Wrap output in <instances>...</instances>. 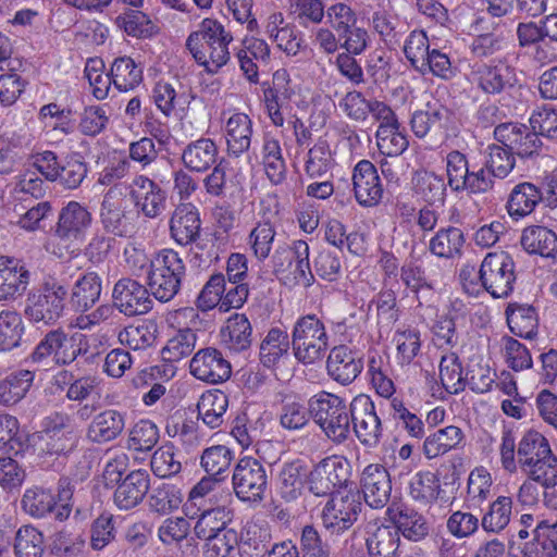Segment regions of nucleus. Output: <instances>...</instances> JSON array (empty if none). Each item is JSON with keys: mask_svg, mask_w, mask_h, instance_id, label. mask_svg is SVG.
<instances>
[{"mask_svg": "<svg viewBox=\"0 0 557 557\" xmlns=\"http://www.w3.org/2000/svg\"><path fill=\"white\" fill-rule=\"evenodd\" d=\"M494 138L522 160L541 156L543 143L531 126L521 123H499L494 128Z\"/></svg>", "mask_w": 557, "mask_h": 557, "instance_id": "f8f14e48", "label": "nucleus"}, {"mask_svg": "<svg viewBox=\"0 0 557 557\" xmlns=\"http://www.w3.org/2000/svg\"><path fill=\"white\" fill-rule=\"evenodd\" d=\"M233 36L224 25L214 18H203L198 29L186 39V48L196 63L208 74H216L231 59L228 45Z\"/></svg>", "mask_w": 557, "mask_h": 557, "instance_id": "f257e3e1", "label": "nucleus"}, {"mask_svg": "<svg viewBox=\"0 0 557 557\" xmlns=\"http://www.w3.org/2000/svg\"><path fill=\"white\" fill-rule=\"evenodd\" d=\"M350 430L359 443L375 448L383 437V425L370 396L360 394L351 400Z\"/></svg>", "mask_w": 557, "mask_h": 557, "instance_id": "9d476101", "label": "nucleus"}, {"mask_svg": "<svg viewBox=\"0 0 557 557\" xmlns=\"http://www.w3.org/2000/svg\"><path fill=\"white\" fill-rule=\"evenodd\" d=\"M101 278L96 272H87L73 285L70 302L79 312L90 309L100 298Z\"/></svg>", "mask_w": 557, "mask_h": 557, "instance_id": "c9c22d12", "label": "nucleus"}, {"mask_svg": "<svg viewBox=\"0 0 557 557\" xmlns=\"http://www.w3.org/2000/svg\"><path fill=\"white\" fill-rule=\"evenodd\" d=\"M310 418H312L311 398L307 405L300 399H285L283 401L280 414V423L285 430H301L309 423Z\"/></svg>", "mask_w": 557, "mask_h": 557, "instance_id": "603ef678", "label": "nucleus"}, {"mask_svg": "<svg viewBox=\"0 0 557 557\" xmlns=\"http://www.w3.org/2000/svg\"><path fill=\"white\" fill-rule=\"evenodd\" d=\"M512 500L507 496H499L482 518V528L487 532H499L505 529L511 516Z\"/></svg>", "mask_w": 557, "mask_h": 557, "instance_id": "0e129e2a", "label": "nucleus"}, {"mask_svg": "<svg viewBox=\"0 0 557 557\" xmlns=\"http://www.w3.org/2000/svg\"><path fill=\"white\" fill-rule=\"evenodd\" d=\"M91 222L92 216L87 208L77 201H70L59 213L55 236L67 242L82 239Z\"/></svg>", "mask_w": 557, "mask_h": 557, "instance_id": "393cba45", "label": "nucleus"}, {"mask_svg": "<svg viewBox=\"0 0 557 557\" xmlns=\"http://www.w3.org/2000/svg\"><path fill=\"white\" fill-rule=\"evenodd\" d=\"M519 468L528 479L541 484L542 487H548L557 482V457L553 451H547Z\"/></svg>", "mask_w": 557, "mask_h": 557, "instance_id": "49530a36", "label": "nucleus"}, {"mask_svg": "<svg viewBox=\"0 0 557 557\" xmlns=\"http://www.w3.org/2000/svg\"><path fill=\"white\" fill-rule=\"evenodd\" d=\"M22 506L27 513L35 518H44L48 513L55 516V497L45 488L26 490L22 498Z\"/></svg>", "mask_w": 557, "mask_h": 557, "instance_id": "6e6d98bb", "label": "nucleus"}, {"mask_svg": "<svg viewBox=\"0 0 557 557\" xmlns=\"http://www.w3.org/2000/svg\"><path fill=\"white\" fill-rule=\"evenodd\" d=\"M159 441V430L149 420L138 421L129 432L128 448L137 451L152 449Z\"/></svg>", "mask_w": 557, "mask_h": 557, "instance_id": "774afa93", "label": "nucleus"}, {"mask_svg": "<svg viewBox=\"0 0 557 557\" xmlns=\"http://www.w3.org/2000/svg\"><path fill=\"white\" fill-rule=\"evenodd\" d=\"M290 342L288 333L280 327H272L260 344V362L267 368L275 367L288 356Z\"/></svg>", "mask_w": 557, "mask_h": 557, "instance_id": "a19ab883", "label": "nucleus"}, {"mask_svg": "<svg viewBox=\"0 0 557 557\" xmlns=\"http://www.w3.org/2000/svg\"><path fill=\"white\" fill-rule=\"evenodd\" d=\"M520 244L529 255L543 258L557 256V234L544 225H529L522 230Z\"/></svg>", "mask_w": 557, "mask_h": 557, "instance_id": "7c9ffc66", "label": "nucleus"}, {"mask_svg": "<svg viewBox=\"0 0 557 557\" xmlns=\"http://www.w3.org/2000/svg\"><path fill=\"white\" fill-rule=\"evenodd\" d=\"M440 481L432 472H418L409 481V495L417 502L428 505L437 499Z\"/></svg>", "mask_w": 557, "mask_h": 557, "instance_id": "052dcab7", "label": "nucleus"}, {"mask_svg": "<svg viewBox=\"0 0 557 557\" xmlns=\"http://www.w3.org/2000/svg\"><path fill=\"white\" fill-rule=\"evenodd\" d=\"M516 278V264L508 252H488L484 257L479 269V280L492 297H508L513 290Z\"/></svg>", "mask_w": 557, "mask_h": 557, "instance_id": "6e6552de", "label": "nucleus"}, {"mask_svg": "<svg viewBox=\"0 0 557 557\" xmlns=\"http://www.w3.org/2000/svg\"><path fill=\"white\" fill-rule=\"evenodd\" d=\"M466 237L459 227L440 228L429 242V251L443 259H455L462 255Z\"/></svg>", "mask_w": 557, "mask_h": 557, "instance_id": "f704fd0d", "label": "nucleus"}, {"mask_svg": "<svg viewBox=\"0 0 557 557\" xmlns=\"http://www.w3.org/2000/svg\"><path fill=\"white\" fill-rule=\"evenodd\" d=\"M271 262L274 274H287L285 278L294 285L308 288L315 283L310 263V247L306 240L298 239L290 245L277 247Z\"/></svg>", "mask_w": 557, "mask_h": 557, "instance_id": "39448f33", "label": "nucleus"}, {"mask_svg": "<svg viewBox=\"0 0 557 557\" xmlns=\"http://www.w3.org/2000/svg\"><path fill=\"white\" fill-rule=\"evenodd\" d=\"M361 503L356 494L332 496L321 512L324 529L331 534H339L348 530L361 511Z\"/></svg>", "mask_w": 557, "mask_h": 557, "instance_id": "f3484780", "label": "nucleus"}, {"mask_svg": "<svg viewBox=\"0 0 557 557\" xmlns=\"http://www.w3.org/2000/svg\"><path fill=\"white\" fill-rule=\"evenodd\" d=\"M73 338L62 329L51 330L39 341L29 356L32 362L47 364L51 358L58 366L72 363L81 354Z\"/></svg>", "mask_w": 557, "mask_h": 557, "instance_id": "4468645a", "label": "nucleus"}, {"mask_svg": "<svg viewBox=\"0 0 557 557\" xmlns=\"http://www.w3.org/2000/svg\"><path fill=\"white\" fill-rule=\"evenodd\" d=\"M233 459V451L224 445H214L206 448L200 458L201 468L214 478H222Z\"/></svg>", "mask_w": 557, "mask_h": 557, "instance_id": "e2e57ef3", "label": "nucleus"}, {"mask_svg": "<svg viewBox=\"0 0 557 557\" xmlns=\"http://www.w3.org/2000/svg\"><path fill=\"white\" fill-rule=\"evenodd\" d=\"M364 502L374 509L383 508L389 500L392 482L385 467L379 463L367 466L360 479Z\"/></svg>", "mask_w": 557, "mask_h": 557, "instance_id": "4be33fe9", "label": "nucleus"}, {"mask_svg": "<svg viewBox=\"0 0 557 557\" xmlns=\"http://www.w3.org/2000/svg\"><path fill=\"white\" fill-rule=\"evenodd\" d=\"M119 27L129 36L137 38L150 37L156 33V26L147 14L141 11L131 10L115 20Z\"/></svg>", "mask_w": 557, "mask_h": 557, "instance_id": "69168bd1", "label": "nucleus"}, {"mask_svg": "<svg viewBox=\"0 0 557 557\" xmlns=\"http://www.w3.org/2000/svg\"><path fill=\"white\" fill-rule=\"evenodd\" d=\"M34 372L20 370L0 381V405L12 406L22 400L34 381Z\"/></svg>", "mask_w": 557, "mask_h": 557, "instance_id": "37998d69", "label": "nucleus"}, {"mask_svg": "<svg viewBox=\"0 0 557 557\" xmlns=\"http://www.w3.org/2000/svg\"><path fill=\"white\" fill-rule=\"evenodd\" d=\"M232 517V510L224 506L203 510L194 527L196 536L205 541L212 537L214 534L227 529Z\"/></svg>", "mask_w": 557, "mask_h": 557, "instance_id": "c03bdc74", "label": "nucleus"}, {"mask_svg": "<svg viewBox=\"0 0 557 557\" xmlns=\"http://www.w3.org/2000/svg\"><path fill=\"white\" fill-rule=\"evenodd\" d=\"M99 219L107 233L127 237L135 232L137 214L120 190L110 188L100 203Z\"/></svg>", "mask_w": 557, "mask_h": 557, "instance_id": "1a4fd4ad", "label": "nucleus"}, {"mask_svg": "<svg viewBox=\"0 0 557 557\" xmlns=\"http://www.w3.org/2000/svg\"><path fill=\"white\" fill-rule=\"evenodd\" d=\"M223 344L234 352H242L250 348L252 343V327L245 314L235 313L226 321L221 331Z\"/></svg>", "mask_w": 557, "mask_h": 557, "instance_id": "e433bc0d", "label": "nucleus"}, {"mask_svg": "<svg viewBox=\"0 0 557 557\" xmlns=\"http://www.w3.org/2000/svg\"><path fill=\"white\" fill-rule=\"evenodd\" d=\"M158 326L153 321H143L128 325L119 334V341L134 350H143L154 345Z\"/></svg>", "mask_w": 557, "mask_h": 557, "instance_id": "09e8293b", "label": "nucleus"}, {"mask_svg": "<svg viewBox=\"0 0 557 557\" xmlns=\"http://www.w3.org/2000/svg\"><path fill=\"white\" fill-rule=\"evenodd\" d=\"M23 330V320L16 311L2 310L0 312V351L17 347Z\"/></svg>", "mask_w": 557, "mask_h": 557, "instance_id": "bf43d9fd", "label": "nucleus"}, {"mask_svg": "<svg viewBox=\"0 0 557 557\" xmlns=\"http://www.w3.org/2000/svg\"><path fill=\"white\" fill-rule=\"evenodd\" d=\"M484 164L497 180L506 178L516 166V157L504 145H488L484 152Z\"/></svg>", "mask_w": 557, "mask_h": 557, "instance_id": "8fccbe9b", "label": "nucleus"}, {"mask_svg": "<svg viewBox=\"0 0 557 557\" xmlns=\"http://www.w3.org/2000/svg\"><path fill=\"white\" fill-rule=\"evenodd\" d=\"M262 91L268 116L275 126H283L285 120L282 109L289 104L295 95L287 70L275 71L271 82L262 83Z\"/></svg>", "mask_w": 557, "mask_h": 557, "instance_id": "6ab92c4d", "label": "nucleus"}, {"mask_svg": "<svg viewBox=\"0 0 557 557\" xmlns=\"http://www.w3.org/2000/svg\"><path fill=\"white\" fill-rule=\"evenodd\" d=\"M333 165L330 145L326 139L319 138L307 153L306 173L311 177L324 176Z\"/></svg>", "mask_w": 557, "mask_h": 557, "instance_id": "4d7b16f0", "label": "nucleus"}, {"mask_svg": "<svg viewBox=\"0 0 557 557\" xmlns=\"http://www.w3.org/2000/svg\"><path fill=\"white\" fill-rule=\"evenodd\" d=\"M307 482V468L301 460L285 462L277 474V491L286 503L297 500Z\"/></svg>", "mask_w": 557, "mask_h": 557, "instance_id": "2f4dec72", "label": "nucleus"}, {"mask_svg": "<svg viewBox=\"0 0 557 557\" xmlns=\"http://www.w3.org/2000/svg\"><path fill=\"white\" fill-rule=\"evenodd\" d=\"M327 347L324 323L315 314H307L296 321L292 331V348L299 362L314 363L323 358Z\"/></svg>", "mask_w": 557, "mask_h": 557, "instance_id": "423d86ee", "label": "nucleus"}, {"mask_svg": "<svg viewBox=\"0 0 557 557\" xmlns=\"http://www.w3.org/2000/svg\"><path fill=\"white\" fill-rule=\"evenodd\" d=\"M218 145L211 138L201 137L190 141L182 151L184 166L194 173H205L216 164Z\"/></svg>", "mask_w": 557, "mask_h": 557, "instance_id": "cd10ccee", "label": "nucleus"}, {"mask_svg": "<svg viewBox=\"0 0 557 557\" xmlns=\"http://www.w3.org/2000/svg\"><path fill=\"white\" fill-rule=\"evenodd\" d=\"M148 502L151 511L168 515L181 506L183 493L174 484L161 483L152 488Z\"/></svg>", "mask_w": 557, "mask_h": 557, "instance_id": "864d4df0", "label": "nucleus"}, {"mask_svg": "<svg viewBox=\"0 0 557 557\" xmlns=\"http://www.w3.org/2000/svg\"><path fill=\"white\" fill-rule=\"evenodd\" d=\"M388 512L393 515L398 535L401 533L406 539L416 542L428 535L429 527L425 519L416 510L401 505L396 508V512L393 508H388Z\"/></svg>", "mask_w": 557, "mask_h": 557, "instance_id": "58836bf2", "label": "nucleus"}, {"mask_svg": "<svg viewBox=\"0 0 557 557\" xmlns=\"http://www.w3.org/2000/svg\"><path fill=\"white\" fill-rule=\"evenodd\" d=\"M508 326L516 336L531 339L537 334V314L529 305L513 304L506 309Z\"/></svg>", "mask_w": 557, "mask_h": 557, "instance_id": "ea45409f", "label": "nucleus"}, {"mask_svg": "<svg viewBox=\"0 0 557 557\" xmlns=\"http://www.w3.org/2000/svg\"><path fill=\"white\" fill-rule=\"evenodd\" d=\"M356 200L363 207L376 206L383 196V187L377 171L372 162L359 161L352 174Z\"/></svg>", "mask_w": 557, "mask_h": 557, "instance_id": "b1692460", "label": "nucleus"}, {"mask_svg": "<svg viewBox=\"0 0 557 557\" xmlns=\"http://www.w3.org/2000/svg\"><path fill=\"white\" fill-rule=\"evenodd\" d=\"M200 225L197 208L191 203H182L175 209L170 220L171 236L177 244L186 246L198 239Z\"/></svg>", "mask_w": 557, "mask_h": 557, "instance_id": "bb28decb", "label": "nucleus"}, {"mask_svg": "<svg viewBox=\"0 0 557 557\" xmlns=\"http://www.w3.org/2000/svg\"><path fill=\"white\" fill-rule=\"evenodd\" d=\"M413 195L428 205H443L446 198V183L442 175L432 171H416L411 178Z\"/></svg>", "mask_w": 557, "mask_h": 557, "instance_id": "473e14b6", "label": "nucleus"}, {"mask_svg": "<svg viewBox=\"0 0 557 557\" xmlns=\"http://www.w3.org/2000/svg\"><path fill=\"white\" fill-rule=\"evenodd\" d=\"M125 470L123 460L109 461L103 471L107 484L116 483L113 503L120 510H131L137 507L150 488V475L146 470H133L122 479Z\"/></svg>", "mask_w": 557, "mask_h": 557, "instance_id": "20e7f679", "label": "nucleus"}, {"mask_svg": "<svg viewBox=\"0 0 557 557\" xmlns=\"http://www.w3.org/2000/svg\"><path fill=\"white\" fill-rule=\"evenodd\" d=\"M361 356L346 345H338L330 350L326 360L327 374L342 385H349L361 373Z\"/></svg>", "mask_w": 557, "mask_h": 557, "instance_id": "5701e85b", "label": "nucleus"}, {"mask_svg": "<svg viewBox=\"0 0 557 557\" xmlns=\"http://www.w3.org/2000/svg\"><path fill=\"white\" fill-rule=\"evenodd\" d=\"M185 264L178 252L163 249L150 260L148 287L151 295L161 302L172 300L181 289L185 276Z\"/></svg>", "mask_w": 557, "mask_h": 557, "instance_id": "7ed1b4c3", "label": "nucleus"}, {"mask_svg": "<svg viewBox=\"0 0 557 557\" xmlns=\"http://www.w3.org/2000/svg\"><path fill=\"white\" fill-rule=\"evenodd\" d=\"M348 479L349 463L337 456L322 459L307 473L308 490L318 497L334 496V490L345 485Z\"/></svg>", "mask_w": 557, "mask_h": 557, "instance_id": "ddd939ff", "label": "nucleus"}, {"mask_svg": "<svg viewBox=\"0 0 557 557\" xmlns=\"http://www.w3.org/2000/svg\"><path fill=\"white\" fill-rule=\"evenodd\" d=\"M472 82L485 95H499L511 89L517 79L515 69L505 61L474 63L471 70Z\"/></svg>", "mask_w": 557, "mask_h": 557, "instance_id": "dca6fc26", "label": "nucleus"}, {"mask_svg": "<svg viewBox=\"0 0 557 557\" xmlns=\"http://www.w3.org/2000/svg\"><path fill=\"white\" fill-rule=\"evenodd\" d=\"M532 534L533 539L522 549L523 557H556L557 520H539Z\"/></svg>", "mask_w": 557, "mask_h": 557, "instance_id": "c756f323", "label": "nucleus"}, {"mask_svg": "<svg viewBox=\"0 0 557 557\" xmlns=\"http://www.w3.org/2000/svg\"><path fill=\"white\" fill-rule=\"evenodd\" d=\"M233 490L244 502H261L268 486V474L264 466L256 458L239 459L233 470Z\"/></svg>", "mask_w": 557, "mask_h": 557, "instance_id": "9b49d317", "label": "nucleus"}, {"mask_svg": "<svg viewBox=\"0 0 557 557\" xmlns=\"http://www.w3.org/2000/svg\"><path fill=\"white\" fill-rule=\"evenodd\" d=\"M252 121L245 113H234L226 122L227 152L240 157L251 145Z\"/></svg>", "mask_w": 557, "mask_h": 557, "instance_id": "72a5a7b5", "label": "nucleus"}, {"mask_svg": "<svg viewBox=\"0 0 557 557\" xmlns=\"http://www.w3.org/2000/svg\"><path fill=\"white\" fill-rule=\"evenodd\" d=\"M125 428V413L107 409L94 417L87 428V438L96 444H104L119 437Z\"/></svg>", "mask_w": 557, "mask_h": 557, "instance_id": "c85d7f7f", "label": "nucleus"}, {"mask_svg": "<svg viewBox=\"0 0 557 557\" xmlns=\"http://www.w3.org/2000/svg\"><path fill=\"white\" fill-rule=\"evenodd\" d=\"M67 288L55 278L46 280L26 299L25 315L35 323L53 324L63 314Z\"/></svg>", "mask_w": 557, "mask_h": 557, "instance_id": "0eeeda50", "label": "nucleus"}, {"mask_svg": "<svg viewBox=\"0 0 557 557\" xmlns=\"http://www.w3.org/2000/svg\"><path fill=\"white\" fill-rule=\"evenodd\" d=\"M129 196L137 209L146 218H157L166 207L165 191L152 180L145 175H137L131 184Z\"/></svg>", "mask_w": 557, "mask_h": 557, "instance_id": "aec40b11", "label": "nucleus"}, {"mask_svg": "<svg viewBox=\"0 0 557 557\" xmlns=\"http://www.w3.org/2000/svg\"><path fill=\"white\" fill-rule=\"evenodd\" d=\"M189 371L197 380L220 384L227 381L232 374L230 361L221 350L214 347L199 349L189 362Z\"/></svg>", "mask_w": 557, "mask_h": 557, "instance_id": "a211bd4d", "label": "nucleus"}, {"mask_svg": "<svg viewBox=\"0 0 557 557\" xmlns=\"http://www.w3.org/2000/svg\"><path fill=\"white\" fill-rule=\"evenodd\" d=\"M351 403L335 394L321 392L311 397V416L332 442L344 443L350 434Z\"/></svg>", "mask_w": 557, "mask_h": 557, "instance_id": "f03ea898", "label": "nucleus"}, {"mask_svg": "<svg viewBox=\"0 0 557 557\" xmlns=\"http://www.w3.org/2000/svg\"><path fill=\"white\" fill-rule=\"evenodd\" d=\"M465 435L460 428L449 425L429 435L423 444V451L428 459L436 458L455 449L462 442Z\"/></svg>", "mask_w": 557, "mask_h": 557, "instance_id": "79ce46f5", "label": "nucleus"}, {"mask_svg": "<svg viewBox=\"0 0 557 557\" xmlns=\"http://www.w3.org/2000/svg\"><path fill=\"white\" fill-rule=\"evenodd\" d=\"M228 407V397L221 391L203 393L198 400V418L210 429L220 428Z\"/></svg>", "mask_w": 557, "mask_h": 557, "instance_id": "4c0bfd02", "label": "nucleus"}, {"mask_svg": "<svg viewBox=\"0 0 557 557\" xmlns=\"http://www.w3.org/2000/svg\"><path fill=\"white\" fill-rule=\"evenodd\" d=\"M44 536L36 528L21 527L15 535L14 553L16 557H41Z\"/></svg>", "mask_w": 557, "mask_h": 557, "instance_id": "680f3d73", "label": "nucleus"}, {"mask_svg": "<svg viewBox=\"0 0 557 557\" xmlns=\"http://www.w3.org/2000/svg\"><path fill=\"white\" fill-rule=\"evenodd\" d=\"M112 84L120 91L135 89L143 82V69L129 57H120L111 66Z\"/></svg>", "mask_w": 557, "mask_h": 557, "instance_id": "a18cd8bd", "label": "nucleus"}, {"mask_svg": "<svg viewBox=\"0 0 557 557\" xmlns=\"http://www.w3.org/2000/svg\"><path fill=\"white\" fill-rule=\"evenodd\" d=\"M544 200L543 190L531 182H521L512 187L505 205L510 219L518 222L531 215Z\"/></svg>", "mask_w": 557, "mask_h": 557, "instance_id": "a878e982", "label": "nucleus"}, {"mask_svg": "<svg viewBox=\"0 0 557 557\" xmlns=\"http://www.w3.org/2000/svg\"><path fill=\"white\" fill-rule=\"evenodd\" d=\"M197 333L193 329L183 327L172 336L162 349V358L166 362H177L188 357L195 349Z\"/></svg>", "mask_w": 557, "mask_h": 557, "instance_id": "3c124183", "label": "nucleus"}, {"mask_svg": "<svg viewBox=\"0 0 557 557\" xmlns=\"http://www.w3.org/2000/svg\"><path fill=\"white\" fill-rule=\"evenodd\" d=\"M147 288L131 277L120 278L113 286L112 300L119 312L126 317H135L148 313L153 301Z\"/></svg>", "mask_w": 557, "mask_h": 557, "instance_id": "2eb2a0df", "label": "nucleus"}, {"mask_svg": "<svg viewBox=\"0 0 557 557\" xmlns=\"http://www.w3.org/2000/svg\"><path fill=\"white\" fill-rule=\"evenodd\" d=\"M552 451L548 441L540 432L530 430L520 438L517 447V468Z\"/></svg>", "mask_w": 557, "mask_h": 557, "instance_id": "13d9d810", "label": "nucleus"}, {"mask_svg": "<svg viewBox=\"0 0 557 557\" xmlns=\"http://www.w3.org/2000/svg\"><path fill=\"white\" fill-rule=\"evenodd\" d=\"M276 235L274 226L270 222L258 223L248 236V244L253 256L259 261L269 258Z\"/></svg>", "mask_w": 557, "mask_h": 557, "instance_id": "338daca9", "label": "nucleus"}, {"mask_svg": "<svg viewBox=\"0 0 557 557\" xmlns=\"http://www.w3.org/2000/svg\"><path fill=\"white\" fill-rule=\"evenodd\" d=\"M30 272L25 263L16 258L0 256V302L13 301L27 289Z\"/></svg>", "mask_w": 557, "mask_h": 557, "instance_id": "412c9836", "label": "nucleus"}, {"mask_svg": "<svg viewBox=\"0 0 557 557\" xmlns=\"http://www.w3.org/2000/svg\"><path fill=\"white\" fill-rule=\"evenodd\" d=\"M371 24L373 30L389 47L399 45L403 35L406 33L405 23L397 16L383 11H376L372 14Z\"/></svg>", "mask_w": 557, "mask_h": 557, "instance_id": "5fc2aeb1", "label": "nucleus"}, {"mask_svg": "<svg viewBox=\"0 0 557 557\" xmlns=\"http://www.w3.org/2000/svg\"><path fill=\"white\" fill-rule=\"evenodd\" d=\"M399 542L395 527L381 525L367 539V547L371 557H396Z\"/></svg>", "mask_w": 557, "mask_h": 557, "instance_id": "de8ad7c7", "label": "nucleus"}]
</instances>
